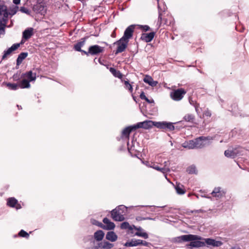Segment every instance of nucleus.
Returning <instances> with one entry per match:
<instances>
[{"label":"nucleus","instance_id":"nucleus-36","mask_svg":"<svg viewBox=\"0 0 249 249\" xmlns=\"http://www.w3.org/2000/svg\"><path fill=\"white\" fill-rule=\"evenodd\" d=\"M135 235L138 236L142 237L144 239H147L148 238V235L147 233L145 232H143L142 231L136 232L135 233Z\"/></svg>","mask_w":249,"mask_h":249},{"label":"nucleus","instance_id":"nucleus-33","mask_svg":"<svg viewBox=\"0 0 249 249\" xmlns=\"http://www.w3.org/2000/svg\"><path fill=\"white\" fill-rule=\"evenodd\" d=\"M194 116L190 114H186L183 117V119L185 121L189 122H193L194 120Z\"/></svg>","mask_w":249,"mask_h":249},{"label":"nucleus","instance_id":"nucleus-22","mask_svg":"<svg viewBox=\"0 0 249 249\" xmlns=\"http://www.w3.org/2000/svg\"><path fill=\"white\" fill-rule=\"evenodd\" d=\"M107 240L111 242H115L117 240L118 236L114 231H108L106 235Z\"/></svg>","mask_w":249,"mask_h":249},{"label":"nucleus","instance_id":"nucleus-8","mask_svg":"<svg viewBox=\"0 0 249 249\" xmlns=\"http://www.w3.org/2000/svg\"><path fill=\"white\" fill-rule=\"evenodd\" d=\"M128 43V42L122 38H121L119 40L115 42L114 44L117 45V49L115 52V54H117L119 53L124 52L127 47Z\"/></svg>","mask_w":249,"mask_h":249},{"label":"nucleus","instance_id":"nucleus-24","mask_svg":"<svg viewBox=\"0 0 249 249\" xmlns=\"http://www.w3.org/2000/svg\"><path fill=\"white\" fill-rule=\"evenodd\" d=\"M133 130H134L133 126L126 127L122 131V136L128 139L129 138L130 133Z\"/></svg>","mask_w":249,"mask_h":249},{"label":"nucleus","instance_id":"nucleus-42","mask_svg":"<svg viewBox=\"0 0 249 249\" xmlns=\"http://www.w3.org/2000/svg\"><path fill=\"white\" fill-rule=\"evenodd\" d=\"M129 224L127 222H124L121 224L122 229H127L129 228Z\"/></svg>","mask_w":249,"mask_h":249},{"label":"nucleus","instance_id":"nucleus-38","mask_svg":"<svg viewBox=\"0 0 249 249\" xmlns=\"http://www.w3.org/2000/svg\"><path fill=\"white\" fill-rule=\"evenodd\" d=\"M133 127L134 130L139 128H144V121L137 123L136 124L133 125Z\"/></svg>","mask_w":249,"mask_h":249},{"label":"nucleus","instance_id":"nucleus-50","mask_svg":"<svg viewBox=\"0 0 249 249\" xmlns=\"http://www.w3.org/2000/svg\"><path fill=\"white\" fill-rule=\"evenodd\" d=\"M147 102H148V103H154V100L153 99L152 100H149L147 98H146V99L145 100Z\"/></svg>","mask_w":249,"mask_h":249},{"label":"nucleus","instance_id":"nucleus-49","mask_svg":"<svg viewBox=\"0 0 249 249\" xmlns=\"http://www.w3.org/2000/svg\"><path fill=\"white\" fill-rule=\"evenodd\" d=\"M80 52H82V53H84L85 54H86L87 55H89V54H90V53H89V51L88 52H86L85 51L82 50V51H80Z\"/></svg>","mask_w":249,"mask_h":249},{"label":"nucleus","instance_id":"nucleus-40","mask_svg":"<svg viewBox=\"0 0 249 249\" xmlns=\"http://www.w3.org/2000/svg\"><path fill=\"white\" fill-rule=\"evenodd\" d=\"M165 128L168 129L170 130H173L174 129L175 127L173 124L171 123H166V126Z\"/></svg>","mask_w":249,"mask_h":249},{"label":"nucleus","instance_id":"nucleus-10","mask_svg":"<svg viewBox=\"0 0 249 249\" xmlns=\"http://www.w3.org/2000/svg\"><path fill=\"white\" fill-rule=\"evenodd\" d=\"M8 16L6 6L4 5L0 4V23L6 24Z\"/></svg>","mask_w":249,"mask_h":249},{"label":"nucleus","instance_id":"nucleus-7","mask_svg":"<svg viewBox=\"0 0 249 249\" xmlns=\"http://www.w3.org/2000/svg\"><path fill=\"white\" fill-rule=\"evenodd\" d=\"M243 151L242 148H236L232 150H227L224 152L226 157L231 158H234L237 156L241 155V153Z\"/></svg>","mask_w":249,"mask_h":249},{"label":"nucleus","instance_id":"nucleus-13","mask_svg":"<svg viewBox=\"0 0 249 249\" xmlns=\"http://www.w3.org/2000/svg\"><path fill=\"white\" fill-rule=\"evenodd\" d=\"M20 43L14 44L10 48L8 49L6 51L4 52V54L2 56V59H5L7 57L10 55L13 52L17 50L20 46Z\"/></svg>","mask_w":249,"mask_h":249},{"label":"nucleus","instance_id":"nucleus-9","mask_svg":"<svg viewBox=\"0 0 249 249\" xmlns=\"http://www.w3.org/2000/svg\"><path fill=\"white\" fill-rule=\"evenodd\" d=\"M105 48L98 45H94L90 46L89 48V53L90 55H98L104 52Z\"/></svg>","mask_w":249,"mask_h":249},{"label":"nucleus","instance_id":"nucleus-3","mask_svg":"<svg viewBox=\"0 0 249 249\" xmlns=\"http://www.w3.org/2000/svg\"><path fill=\"white\" fill-rule=\"evenodd\" d=\"M125 211L126 208L124 205H121L111 211V217L115 221H122L124 219Z\"/></svg>","mask_w":249,"mask_h":249},{"label":"nucleus","instance_id":"nucleus-27","mask_svg":"<svg viewBox=\"0 0 249 249\" xmlns=\"http://www.w3.org/2000/svg\"><path fill=\"white\" fill-rule=\"evenodd\" d=\"M175 189L176 190L177 193L179 195H183L185 193V190L183 186L180 184H178L176 185L175 187Z\"/></svg>","mask_w":249,"mask_h":249},{"label":"nucleus","instance_id":"nucleus-47","mask_svg":"<svg viewBox=\"0 0 249 249\" xmlns=\"http://www.w3.org/2000/svg\"><path fill=\"white\" fill-rule=\"evenodd\" d=\"M161 20H162L161 15V14L160 13L159 16V18H158V22H160V24H161Z\"/></svg>","mask_w":249,"mask_h":249},{"label":"nucleus","instance_id":"nucleus-18","mask_svg":"<svg viewBox=\"0 0 249 249\" xmlns=\"http://www.w3.org/2000/svg\"><path fill=\"white\" fill-rule=\"evenodd\" d=\"M155 32H152L148 34H142L141 36V39L146 42H150L155 36Z\"/></svg>","mask_w":249,"mask_h":249},{"label":"nucleus","instance_id":"nucleus-45","mask_svg":"<svg viewBox=\"0 0 249 249\" xmlns=\"http://www.w3.org/2000/svg\"><path fill=\"white\" fill-rule=\"evenodd\" d=\"M140 97L142 99V100H145L146 99V98H147V97H146V96L145 95V94H144V93L143 92H142L141 93V94H140Z\"/></svg>","mask_w":249,"mask_h":249},{"label":"nucleus","instance_id":"nucleus-12","mask_svg":"<svg viewBox=\"0 0 249 249\" xmlns=\"http://www.w3.org/2000/svg\"><path fill=\"white\" fill-rule=\"evenodd\" d=\"M33 9L36 13L40 14L43 15L46 12V8L44 4L38 3L33 6Z\"/></svg>","mask_w":249,"mask_h":249},{"label":"nucleus","instance_id":"nucleus-4","mask_svg":"<svg viewBox=\"0 0 249 249\" xmlns=\"http://www.w3.org/2000/svg\"><path fill=\"white\" fill-rule=\"evenodd\" d=\"M159 164L160 166H158L155 163H152L149 166L165 174V177L167 178L166 173L170 171L169 161H165L163 163H160Z\"/></svg>","mask_w":249,"mask_h":249},{"label":"nucleus","instance_id":"nucleus-16","mask_svg":"<svg viewBox=\"0 0 249 249\" xmlns=\"http://www.w3.org/2000/svg\"><path fill=\"white\" fill-rule=\"evenodd\" d=\"M103 221L104 223L106 224V225L102 227L104 229L111 230H113L115 228V224L114 223L111 222L108 218H104Z\"/></svg>","mask_w":249,"mask_h":249},{"label":"nucleus","instance_id":"nucleus-32","mask_svg":"<svg viewBox=\"0 0 249 249\" xmlns=\"http://www.w3.org/2000/svg\"><path fill=\"white\" fill-rule=\"evenodd\" d=\"M166 122H154V126H156L157 128L161 129H165Z\"/></svg>","mask_w":249,"mask_h":249},{"label":"nucleus","instance_id":"nucleus-21","mask_svg":"<svg viewBox=\"0 0 249 249\" xmlns=\"http://www.w3.org/2000/svg\"><path fill=\"white\" fill-rule=\"evenodd\" d=\"M114 247V245L108 241H104L98 244L100 249H111Z\"/></svg>","mask_w":249,"mask_h":249},{"label":"nucleus","instance_id":"nucleus-6","mask_svg":"<svg viewBox=\"0 0 249 249\" xmlns=\"http://www.w3.org/2000/svg\"><path fill=\"white\" fill-rule=\"evenodd\" d=\"M186 93V92L184 89H178L171 92L170 96L175 101H180L183 98Z\"/></svg>","mask_w":249,"mask_h":249},{"label":"nucleus","instance_id":"nucleus-23","mask_svg":"<svg viewBox=\"0 0 249 249\" xmlns=\"http://www.w3.org/2000/svg\"><path fill=\"white\" fill-rule=\"evenodd\" d=\"M104 235V232L102 230H99L94 233V237L96 240L100 241L103 239Z\"/></svg>","mask_w":249,"mask_h":249},{"label":"nucleus","instance_id":"nucleus-25","mask_svg":"<svg viewBox=\"0 0 249 249\" xmlns=\"http://www.w3.org/2000/svg\"><path fill=\"white\" fill-rule=\"evenodd\" d=\"M182 146L184 148H188L189 149H195L194 140L184 142L182 144Z\"/></svg>","mask_w":249,"mask_h":249},{"label":"nucleus","instance_id":"nucleus-2","mask_svg":"<svg viewBox=\"0 0 249 249\" xmlns=\"http://www.w3.org/2000/svg\"><path fill=\"white\" fill-rule=\"evenodd\" d=\"M21 78L22 80L19 83V87L21 89L29 88L31 87L30 82L36 79V73L30 71L22 74Z\"/></svg>","mask_w":249,"mask_h":249},{"label":"nucleus","instance_id":"nucleus-44","mask_svg":"<svg viewBox=\"0 0 249 249\" xmlns=\"http://www.w3.org/2000/svg\"><path fill=\"white\" fill-rule=\"evenodd\" d=\"M204 115L207 117H211L212 114L210 110H207L204 112Z\"/></svg>","mask_w":249,"mask_h":249},{"label":"nucleus","instance_id":"nucleus-28","mask_svg":"<svg viewBox=\"0 0 249 249\" xmlns=\"http://www.w3.org/2000/svg\"><path fill=\"white\" fill-rule=\"evenodd\" d=\"M109 71L110 72L116 77H118L120 79L122 78V74L120 71L116 70L113 68H110Z\"/></svg>","mask_w":249,"mask_h":249},{"label":"nucleus","instance_id":"nucleus-37","mask_svg":"<svg viewBox=\"0 0 249 249\" xmlns=\"http://www.w3.org/2000/svg\"><path fill=\"white\" fill-rule=\"evenodd\" d=\"M7 86L11 89L16 90L18 89V86H19V84L18 85L17 84L8 83Z\"/></svg>","mask_w":249,"mask_h":249},{"label":"nucleus","instance_id":"nucleus-19","mask_svg":"<svg viewBox=\"0 0 249 249\" xmlns=\"http://www.w3.org/2000/svg\"><path fill=\"white\" fill-rule=\"evenodd\" d=\"M225 194V192L223 190H221L219 187L215 188L212 193V195L213 197L217 198L222 197Z\"/></svg>","mask_w":249,"mask_h":249},{"label":"nucleus","instance_id":"nucleus-20","mask_svg":"<svg viewBox=\"0 0 249 249\" xmlns=\"http://www.w3.org/2000/svg\"><path fill=\"white\" fill-rule=\"evenodd\" d=\"M143 81L152 87H155L158 84L157 81H154L150 76L148 75L144 76Z\"/></svg>","mask_w":249,"mask_h":249},{"label":"nucleus","instance_id":"nucleus-39","mask_svg":"<svg viewBox=\"0 0 249 249\" xmlns=\"http://www.w3.org/2000/svg\"><path fill=\"white\" fill-rule=\"evenodd\" d=\"M18 234L20 236L26 238H28L29 236V234L23 230L19 231Z\"/></svg>","mask_w":249,"mask_h":249},{"label":"nucleus","instance_id":"nucleus-15","mask_svg":"<svg viewBox=\"0 0 249 249\" xmlns=\"http://www.w3.org/2000/svg\"><path fill=\"white\" fill-rule=\"evenodd\" d=\"M204 240H205V244L206 243L208 245L213 247H219L223 244L221 241H216L211 238H206L204 239Z\"/></svg>","mask_w":249,"mask_h":249},{"label":"nucleus","instance_id":"nucleus-41","mask_svg":"<svg viewBox=\"0 0 249 249\" xmlns=\"http://www.w3.org/2000/svg\"><path fill=\"white\" fill-rule=\"evenodd\" d=\"M139 242H138L139 245H143V246H146V247L148 246L149 243L148 242H147L146 241L142 240L140 239H139Z\"/></svg>","mask_w":249,"mask_h":249},{"label":"nucleus","instance_id":"nucleus-48","mask_svg":"<svg viewBox=\"0 0 249 249\" xmlns=\"http://www.w3.org/2000/svg\"><path fill=\"white\" fill-rule=\"evenodd\" d=\"M134 229H135V230H137V231H143V230H142V228H141V227H139V228H137V227H135V226H134Z\"/></svg>","mask_w":249,"mask_h":249},{"label":"nucleus","instance_id":"nucleus-14","mask_svg":"<svg viewBox=\"0 0 249 249\" xmlns=\"http://www.w3.org/2000/svg\"><path fill=\"white\" fill-rule=\"evenodd\" d=\"M34 29L33 28H28L26 29L22 33V39L21 40L20 44L23 43V39L27 40L30 38L34 34L33 33Z\"/></svg>","mask_w":249,"mask_h":249},{"label":"nucleus","instance_id":"nucleus-35","mask_svg":"<svg viewBox=\"0 0 249 249\" xmlns=\"http://www.w3.org/2000/svg\"><path fill=\"white\" fill-rule=\"evenodd\" d=\"M124 87L126 89H128L130 92L132 93L133 91V88L132 85L129 83V81L127 80H124Z\"/></svg>","mask_w":249,"mask_h":249},{"label":"nucleus","instance_id":"nucleus-52","mask_svg":"<svg viewBox=\"0 0 249 249\" xmlns=\"http://www.w3.org/2000/svg\"><path fill=\"white\" fill-rule=\"evenodd\" d=\"M202 211L201 210H197L196 211V212H202Z\"/></svg>","mask_w":249,"mask_h":249},{"label":"nucleus","instance_id":"nucleus-29","mask_svg":"<svg viewBox=\"0 0 249 249\" xmlns=\"http://www.w3.org/2000/svg\"><path fill=\"white\" fill-rule=\"evenodd\" d=\"M139 239H132L130 242H126L124 246L125 247H134L139 246Z\"/></svg>","mask_w":249,"mask_h":249},{"label":"nucleus","instance_id":"nucleus-1","mask_svg":"<svg viewBox=\"0 0 249 249\" xmlns=\"http://www.w3.org/2000/svg\"><path fill=\"white\" fill-rule=\"evenodd\" d=\"M201 239V237L199 236L193 234H187L175 237L173 238V241L175 243L191 241L189 246L192 247L198 248L203 247L205 245L204 242L199 241Z\"/></svg>","mask_w":249,"mask_h":249},{"label":"nucleus","instance_id":"nucleus-31","mask_svg":"<svg viewBox=\"0 0 249 249\" xmlns=\"http://www.w3.org/2000/svg\"><path fill=\"white\" fill-rule=\"evenodd\" d=\"M154 122L152 121H144V129H147L154 126Z\"/></svg>","mask_w":249,"mask_h":249},{"label":"nucleus","instance_id":"nucleus-34","mask_svg":"<svg viewBox=\"0 0 249 249\" xmlns=\"http://www.w3.org/2000/svg\"><path fill=\"white\" fill-rule=\"evenodd\" d=\"M187 171L189 174H196L197 170L195 165H192L188 167Z\"/></svg>","mask_w":249,"mask_h":249},{"label":"nucleus","instance_id":"nucleus-51","mask_svg":"<svg viewBox=\"0 0 249 249\" xmlns=\"http://www.w3.org/2000/svg\"><path fill=\"white\" fill-rule=\"evenodd\" d=\"M20 1V0H13V3L15 4H19Z\"/></svg>","mask_w":249,"mask_h":249},{"label":"nucleus","instance_id":"nucleus-26","mask_svg":"<svg viewBox=\"0 0 249 249\" xmlns=\"http://www.w3.org/2000/svg\"><path fill=\"white\" fill-rule=\"evenodd\" d=\"M28 55L27 53H20L17 59V64L18 65H20L22 62L23 60Z\"/></svg>","mask_w":249,"mask_h":249},{"label":"nucleus","instance_id":"nucleus-17","mask_svg":"<svg viewBox=\"0 0 249 249\" xmlns=\"http://www.w3.org/2000/svg\"><path fill=\"white\" fill-rule=\"evenodd\" d=\"M7 205L11 207H15L17 209L21 208L20 205L18 203V201L14 197H11L8 199Z\"/></svg>","mask_w":249,"mask_h":249},{"label":"nucleus","instance_id":"nucleus-5","mask_svg":"<svg viewBox=\"0 0 249 249\" xmlns=\"http://www.w3.org/2000/svg\"><path fill=\"white\" fill-rule=\"evenodd\" d=\"M212 139L210 137H199L195 140L194 144L195 149L202 148L210 144V140Z\"/></svg>","mask_w":249,"mask_h":249},{"label":"nucleus","instance_id":"nucleus-46","mask_svg":"<svg viewBox=\"0 0 249 249\" xmlns=\"http://www.w3.org/2000/svg\"><path fill=\"white\" fill-rule=\"evenodd\" d=\"M5 25V24L0 23V35L1 34L2 31H3Z\"/></svg>","mask_w":249,"mask_h":249},{"label":"nucleus","instance_id":"nucleus-30","mask_svg":"<svg viewBox=\"0 0 249 249\" xmlns=\"http://www.w3.org/2000/svg\"><path fill=\"white\" fill-rule=\"evenodd\" d=\"M85 43V40H83L82 41L78 42V43H77L74 46V48L75 50L78 51V52L82 51V50L81 48L84 45Z\"/></svg>","mask_w":249,"mask_h":249},{"label":"nucleus","instance_id":"nucleus-11","mask_svg":"<svg viewBox=\"0 0 249 249\" xmlns=\"http://www.w3.org/2000/svg\"><path fill=\"white\" fill-rule=\"evenodd\" d=\"M134 27L133 25L128 26L125 30L124 36L121 38L122 39L129 41V39L131 38L133 35Z\"/></svg>","mask_w":249,"mask_h":249},{"label":"nucleus","instance_id":"nucleus-43","mask_svg":"<svg viewBox=\"0 0 249 249\" xmlns=\"http://www.w3.org/2000/svg\"><path fill=\"white\" fill-rule=\"evenodd\" d=\"M141 28L143 30H144L145 31H147L149 30L150 27L148 25H142V26H141Z\"/></svg>","mask_w":249,"mask_h":249}]
</instances>
